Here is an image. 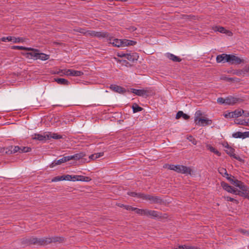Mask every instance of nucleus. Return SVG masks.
<instances>
[{"instance_id": "49", "label": "nucleus", "mask_w": 249, "mask_h": 249, "mask_svg": "<svg viewBox=\"0 0 249 249\" xmlns=\"http://www.w3.org/2000/svg\"><path fill=\"white\" fill-rule=\"evenodd\" d=\"M1 41L3 42H6V41H11L12 40V36H9L7 37H2L0 38Z\"/></svg>"}, {"instance_id": "42", "label": "nucleus", "mask_w": 249, "mask_h": 249, "mask_svg": "<svg viewBox=\"0 0 249 249\" xmlns=\"http://www.w3.org/2000/svg\"><path fill=\"white\" fill-rule=\"evenodd\" d=\"M19 148H20L19 153L28 152L31 150L30 147L25 146H19Z\"/></svg>"}, {"instance_id": "48", "label": "nucleus", "mask_w": 249, "mask_h": 249, "mask_svg": "<svg viewBox=\"0 0 249 249\" xmlns=\"http://www.w3.org/2000/svg\"><path fill=\"white\" fill-rule=\"evenodd\" d=\"M226 98L222 97H219L217 99V102L220 104H225L226 105Z\"/></svg>"}, {"instance_id": "38", "label": "nucleus", "mask_w": 249, "mask_h": 249, "mask_svg": "<svg viewBox=\"0 0 249 249\" xmlns=\"http://www.w3.org/2000/svg\"><path fill=\"white\" fill-rule=\"evenodd\" d=\"M20 148L18 146H11L10 147L11 153H19Z\"/></svg>"}, {"instance_id": "59", "label": "nucleus", "mask_w": 249, "mask_h": 249, "mask_svg": "<svg viewBox=\"0 0 249 249\" xmlns=\"http://www.w3.org/2000/svg\"><path fill=\"white\" fill-rule=\"evenodd\" d=\"M213 153H214L215 155H216L218 156H220L221 154L220 152H219L217 149H215L214 152Z\"/></svg>"}, {"instance_id": "29", "label": "nucleus", "mask_w": 249, "mask_h": 249, "mask_svg": "<svg viewBox=\"0 0 249 249\" xmlns=\"http://www.w3.org/2000/svg\"><path fill=\"white\" fill-rule=\"evenodd\" d=\"M84 156L85 154H84L83 153H81L79 154H76L72 156H68V157L70 158V160H79L80 159H82Z\"/></svg>"}, {"instance_id": "21", "label": "nucleus", "mask_w": 249, "mask_h": 249, "mask_svg": "<svg viewBox=\"0 0 249 249\" xmlns=\"http://www.w3.org/2000/svg\"><path fill=\"white\" fill-rule=\"evenodd\" d=\"M139 57L138 54L136 53H126V57L128 60L131 61H134L135 60H137Z\"/></svg>"}, {"instance_id": "10", "label": "nucleus", "mask_w": 249, "mask_h": 249, "mask_svg": "<svg viewBox=\"0 0 249 249\" xmlns=\"http://www.w3.org/2000/svg\"><path fill=\"white\" fill-rule=\"evenodd\" d=\"M213 121L211 119L205 118H201L196 123V124L200 126L210 125L212 124Z\"/></svg>"}, {"instance_id": "37", "label": "nucleus", "mask_w": 249, "mask_h": 249, "mask_svg": "<svg viewBox=\"0 0 249 249\" xmlns=\"http://www.w3.org/2000/svg\"><path fill=\"white\" fill-rule=\"evenodd\" d=\"M202 116V112L200 110H197L195 113V123H196L199 119H201L202 117L201 116Z\"/></svg>"}, {"instance_id": "1", "label": "nucleus", "mask_w": 249, "mask_h": 249, "mask_svg": "<svg viewBox=\"0 0 249 249\" xmlns=\"http://www.w3.org/2000/svg\"><path fill=\"white\" fill-rule=\"evenodd\" d=\"M64 238L61 237L54 236L53 237H45L43 238H37L33 237L30 239L29 243L33 244H38L40 245H46L52 242H61Z\"/></svg>"}, {"instance_id": "33", "label": "nucleus", "mask_w": 249, "mask_h": 249, "mask_svg": "<svg viewBox=\"0 0 249 249\" xmlns=\"http://www.w3.org/2000/svg\"><path fill=\"white\" fill-rule=\"evenodd\" d=\"M222 79L228 82H238L239 81V79L236 77H228L225 76L222 78Z\"/></svg>"}, {"instance_id": "31", "label": "nucleus", "mask_w": 249, "mask_h": 249, "mask_svg": "<svg viewBox=\"0 0 249 249\" xmlns=\"http://www.w3.org/2000/svg\"><path fill=\"white\" fill-rule=\"evenodd\" d=\"M221 186L223 188L229 193L232 191V187L229 185L227 183L222 182H221Z\"/></svg>"}, {"instance_id": "4", "label": "nucleus", "mask_w": 249, "mask_h": 249, "mask_svg": "<svg viewBox=\"0 0 249 249\" xmlns=\"http://www.w3.org/2000/svg\"><path fill=\"white\" fill-rule=\"evenodd\" d=\"M110 40V43L112 44V45L114 47H125L127 46H131L135 45L136 42L133 40H128V39H119L117 38H114L111 40L110 39V36L108 38Z\"/></svg>"}, {"instance_id": "19", "label": "nucleus", "mask_w": 249, "mask_h": 249, "mask_svg": "<svg viewBox=\"0 0 249 249\" xmlns=\"http://www.w3.org/2000/svg\"><path fill=\"white\" fill-rule=\"evenodd\" d=\"M47 137V140H50L51 138H53L55 140H58L62 138V136L58 134L55 133H52L51 132H47V135H46Z\"/></svg>"}, {"instance_id": "30", "label": "nucleus", "mask_w": 249, "mask_h": 249, "mask_svg": "<svg viewBox=\"0 0 249 249\" xmlns=\"http://www.w3.org/2000/svg\"><path fill=\"white\" fill-rule=\"evenodd\" d=\"M234 118H238L241 116L244 113V110L241 109H237L232 111Z\"/></svg>"}, {"instance_id": "16", "label": "nucleus", "mask_w": 249, "mask_h": 249, "mask_svg": "<svg viewBox=\"0 0 249 249\" xmlns=\"http://www.w3.org/2000/svg\"><path fill=\"white\" fill-rule=\"evenodd\" d=\"M240 189L241 190V196L249 199V188L247 186L244 185Z\"/></svg>"}, {"instance_id": "24", "label": "nucleus", "mask_w": 249, "mask_h": 249, "mask_svg": "<svg viewBox=\"0 0 249 249\" xmlns=\"http://www.w3.org/2000/svg\"><path fill=\"white\" fill-rule=\"evenodd\" d=\"M55 81H56L58 84L60 85H62L64 86H68L70 83L68 80L61 78H55Z\"/></svg>"}, {"instance_id": "45", "label": "nucleus", "mask_w": 249, "mask_h": 249, "mask_svg": "<svg viewBox=\"0 0 249 249\" xmlns=\"http://www.w3.org/2000/svg\"><path fill=\"white\" fill-rule=\"evenodd\" d=\"M224 198L227 201L233 202L235 203V204L238 203V201L237 200H236L233 198H232L231 197L224 196Z\"/></svg>"}, {"instance_id": "20", "label": "nucleus", "mask_w": 249, "mask_h": 249, "mask_svg": "<svg viewBox=\"0 0 249 249\" xmlns=\"http://www.w3.org/2000/svg\"><path fill=\"white\" fill-rule=\"evenodd\" d=\"M213 29H214V30L215 31H217V32H219L221 33H224V34H227V35H228V36H230L232 35L231 32L225 29L223 27L215 26L214 28Z\"/></svg>"}, {"instance_id": "18", "label": "nucleus", "mask_w": 249, "mask_h": 249, "mask_svg": "<svg viewBox=\"0 0 249 249\" xmlns=\"http://www.w3.org/2000/svg\"><path fill=\"white\" fill-rule=\"evenodd\" d=\"M110 89L112 90L119 93H124L125 91V89L124 88L116 85H111Z\"/></svg>"}, {"instance_id": "8", "label": "nucleus", "mask_w": 249, "mask_h": 249, "mask_svg": "<svg viewBox=\"0 0 249 249\" xmlns=\"http://www.w3.org/2000/svg\"><path fill=\"white\" fill-rule=\"evenodd\" d=\"M226 105L229 106H233L237 103H242L243 100L241 98L229 96L226 98Z\"/></svg>"}, {"instance_id": "40", "label": "nucleus", "mask_w": 249, "mask_h": 249, "mask_svg": "<svg viewBox=\"0 0 249 249\" xmlns=\"http://www.w3.org/2000/svg\"><path fill=\"white\" fill-rule=\"evenodd\" d=\"M89 31V30H87L85 28H78L76 30V31L77 32H79L82 34H83V35L86 36H88Z\"/></svg>"}, {"instance_id": "36", "label": "nucleus", "mask_w": 249, "mask_h": 249, "mask_svg": "<svg viewBox=\"0 0 249 249\" xmlns=\"http://www.w3.org/2000/svg\"><path fill=\"white\" fill-rule=\"evenodd\" d=\"M174 249H197V248L194 246H190L187 245H180L178 248Z\"/></svg>"}, {"instance_id": "62", "label": "nucleus", "mask_w": 249, "mask_h": 249, "mask_svg": "<svg viewBox=\"0 0 249 249\" xmlns=\"http://www.w3.org/2000/svg\"><path fill=\"white\" fill-rule=\"evenodd\" d=\"M237 192V189L234 188L233 187L232 188V191L230 192L231 193H232L233 194H235Z\"/></svg>"}, {"instance_id": "58", "label": "nucleus", "mask_w": 249, "mask_h": 249, "mask_svg": "<svg viewBox=\"0 0 249 249\" xmlns=\"http://www.w3.org/2000/svg\"><path fill=\"white\" fill-rule=\"evenodd\" d=\"M249 73V66L245 67L244 69V73Z\"/></svg>"}, {"instance_id": "56", "label": "nucleus", "mask_w": 249, "mask_h": 249, "mask_svg": "<svg viewBox=\"0 0 249 249\" xmlns=\"http://www.w3.org/2000/svg\"><path fill=\"white\" fill-rule=\"evenodd\" d=\"M226 178H227V179L229 181H230V182L232 184V181H234V179H233V178H234L233 177H230L229 175V176H226Z\"/></svg>"}, {"instance_id": "5", "label": "nucleus", "mask_w": 249, "mask_h": 249, "mask_svg": "<svg viewBox=\"0 0 249 249\" xmlns=\"http://www.w3.org/2000/svg\"><path fill=\"white\" fill-rule=\"evenodd\" d=\"M131 92L138 96L145 97L152 95L154 93L153 89L152 88H145L141 89H131Z\"/></svg>"}, {"instance_id": "61", "label": "nucleus", "mask_w": 249, "mask_h": 249, "mask_svg": "<svg viewBox=\"0 0 249 249\" xmlns=\"http://www.w3.org/2000/svg\"><path fill=\"white\" fill-rule=\"evenodd\" d=\"M118 56L121 57H124V58H126V53H122L119 54Z\"/></svg>"}, {"instance_id": "51", "label": "nucleus", "mask_w": 249, "mask_h": 249, "mask_svg": "<svg viewBox=\"0 0 249 249\" xmlns=\"http://www.w3.org/2000/svg\"><path fill=\"white\" fill-rule=\"evenodd\" d=\"M71 69H65L61 71V72L67 76H70Z\"/></svg>"}, {"instance_id": "64", "label": "nucleus", "mask_w": 249, "mask_h": 249, "mask_svg": "<svg viewBox=\"0 0 249 249\" xmlns=\"http://www.w3.org/2000/svg\"><path fill=\"white\" fill-rule=\"evenodd\" d=\"M246 138L249 137V131L246 132Z\"/></svg>"}, {"instance_id": "11", "label": "nucleus", "mask_w": 249, "mask_h": 249, "mask_svg": "<svg viewBox=\"0 0 249 249\" xmlns=\"http://www.w3.org/2000/svg\"><path fill=\"white\" fill-rule=\"evenodd\" d=\"M71 181H81L89 182L91 180V178L89 177H85L81 175H71Z\"/></svg>"}, {"instance_id": "53", "label": "nucleus", "mask_w": 249, "mask_h": 249, "mask_svg": "<svg viewBox=\"0 0 249 249\" xmlns=\"http://www.w3.org/2000/svg\"><path fill=\"white\" fill-rule=\"evenodd\" d=\"M206 148L208 150H209L211 152H214V150L215 149V148H214L210 144H207L206 145Z\"/></svg>"}, {"instance_id": "14", "label": "nucleus", "mask_w": 249, "mask_h": 249, "mask_svg": "<svg viewBox=\"0 0 249 249\" xmlns=\"http://www.w3.org/2000/svg\"><path fill=\"white\" fill-rule=\"evenodd\" d=\"M225 152L228 155L232 157L233 158L239 161L241 160V158L239 156H237L235 154V149L231 147V146H230V148H228V149H226Z\"/></svg>"}, {"instance_id": "44", "label": "nucleus", "mask_w": 249, "mask_h": 249, "mask_svg": "<svg viewBox=\"0 0 249 249\" xmlns=\"http://www.w3.org/2000/svg\"><path fill=\"white\" fill-rule=\"evenodd\" d=\"M102 155H103V153L102 154L101 153H98L91 155V156H89V158L92 160H95V159H96L99 158L100 157H101Z\"/></svg>"}, {"instance_id": "60", "label": "nucleus", "mask_w": 249, "mask_h": 249, "mask_svg": "<svg viewBox=\"0 0 249 249\" xmlns=\"http://www.w3.org/2000/svg\"><path fill=\"white\" fill-rule=\"evenodd\" d=\"M242 115H244L246 117H249V111H244V113Z\"/></svg>"}, {"instance_id": "6", "label": "nucleus", "mask_w": 249, "mask_h": 249, "mask_svg": "<svg viewBox=\"0 0 249 249\" xmlns=\"http://www.w3.org/2000/svg\"><path fill=\"white\" fill-rule=\"evenodd\" d=\"M88 36L97 37L98 38H109V34L107 32H96L95 31L89 30Z\"/></svg>"}, {"instance_id": "26", "label": "nucleus", "mask_w": 249, "mask_h": 249, "mask_svg": "<svg viewBox=\"0 0 249 249\" xmlns=\"http://www.w3.org/2000/svg\"><path fill=\"white\" fill-rule=\"evenodd\" d=\"M246 132H236L233 133L232 135V137L234 138H246Z\"/></svg>"}, {"instance_id": "32", "label": "nucleus", "mask_w": 249, "mask_h": 249, "mask_svg": "<svg viewBox=\"0 0 249 249\" xmlns=\"http://www.w3.org/2000/svg\"><path fill=\"white\" fill-rule=\"evenodd\" d=\"M12 49L19 50H33L32 48L25 47L21 46H13L12 47Z\"/></svg>"}, {"instance_id": "57", "label": "nucleus", "mask_w": 249, "mask_h": 249, "mask_svg": "<svg viewBox=\"0 0 249 249\" xmlns=\"http://www.w3.org/2000/svg\"><path fill=\"white\" fill-rule=\"evenodd\" d=\"M222 144L224 147L226 148V149H228V148H230V146L229 145V144L227 142H225L223 143Z\"/></svg>"}, {"instance_id": "54", "label": "nucleus", "mask_w": 249, "mask_h": 249, "mask_svg": "<svg viewBox=\"0 0 249 249\" xmlns=\"http://www.w3.org/2000/svg\"><path fill=\"white\" fill-rule=\"evenodd\" d=\"M123 207L126 210H130V211H135V210H134V209H135V208H134V207H132L131 206H128V205H125V206H123Z\"/></svg>"}, {"instance_id": "35", "label": "nucleus", "mask_w": 249, "mask_h": 249, "mask_svg": "<svg viewBox=\"0 0 249 249\" xmlns=\"http://www.w3.org/2000/svg\"><path fill=\"white\" fill-rule=\"evenodd\" d=\"M134 210H135L137 213L141 215H145L146 214V209H141L135 208Z\"/></svg>"}, {"instance_id": "55", "label": "nucleus", "mask_w": 249, "mask_h": 249, "mask_svg": "<svg viewBox=\"0 0 249 249\" xmlns=\"http://www.w3.org/2000/svg\"><path fill=\"white\" fill-rule=\"evenodd\" d=\"M243 73H244V71H243L242 70H238L236 72H234V74H236V75H237L238 76H240Z\"/></svg>"}, {"instance_id": "27", "label": "nucleus", "mask_w": 249, "mask_h": 249, "mask_svg": "<svg viewBox=\"0 0 249 249\" xmlns=\"http://www.w3.org/2000/svg\"><path fill=\"white\" fill-rule=\"evenodd\" d=\"M181 117H182L185 120H188L189 119L190 116L186 114H185L182 111H179L176 114V118L177 119H179Z\"/></svg>"}, {"instance_id": "39", "label": "nucleus", "mask_w": 249, "mask_h": 249, "mask_svg": "<svg viewBox=\"0 0 249 249\" xmlns=\"http://www.w3.org/2000/svg\"><path fill=\"white\" fill-rule=\"evenodd\" d=\"M132 109L134 113L140 112L142 110V108L139 107L136 104H135L132 106Z\"/></svg>"}, {"instance_id": "17", "label": "nucleus", "mask_w": 249, "mask_h": 249, "mask_svg": "<svg viewBox=\"0 0 249 249\" xmlns=\"http://www.w3.org/2000/svg\"><path fill=\"white\" fill-rule=\"evenodd\" d=\"M229 54L222 53L221 54L218 55L216 56V60L217 63H221V62H228V56Z\"/></svg>"}, {"instance_id": "46", "label": "nucleus", "mask_w": 249, "mask_h": 249, "mask_svg": "<svg viewBox=\"0 0 249 249\" xmlns=\"http://www.w3.org/2000/svg\"><path fill=\"white\" fill-rule=\"evenodd\" d=\"M238 231L243 235L249 236V231H248V230L240 229L238 230Z\"/></svg>"}, {"instance_id": "47", "label": "nucleus", "mask_w": 249, "mask_h": 249, "mask_svg": "<svg viewBox=\"0 0 249 249\" xmlns=\"http://www.w3.org/2000/svg\"><path fill=\"white\" fill-rule=\"evenodd\" d=\"M61 180H63V176H56V177L53 178L52 179V182H56V181H61Z\"/></svg>"}, {"instance_id": "52", "label": "nucleus", "mask_w": 249, "mask_h": 249, "mask_svg": "<svg viewBox=\"0 0 249 249\" xmlns=\"http://www.w3.org/2000/svg\"><path fill=\"white\" fill-rule=\"evenodd\" d=\"M224 117L226 118H234L232 112H230L224 114Z\"/></svg>"}, {"instance_id": "43", "label": "nucleus", "mask_w": 249, "mask_h": 249, "mask_svg": "<svg viewBox=\"0 0 249 249\" xmlns=\"http://www.w3.org/2000/svg\"><path fill=\"white\" fill-rule=\"evenodd\" d=\"M24 41V38L22 37H16L12 36V42L13 43H19V42H23Z\"/></svg>"}, {"instance_id": "28", "label": "nucleus", "mask_w": 249, "mask_h": 249, "mask_svg": "<svg viewBox=\"0 0 249 249\" xmlns=\"http://www.w3.org/2000/svg\"><path fill=\"white\" fill-rule=\"evenodd\" d=\"M70 76H80L83 75L84 73L80 71H77L71 69Z\"/></svg>"}, {"instance_id": "13", "label": "nucleus", "mask_w": 249, "mask_h": 249, "mask_svg": "<svg viewBox=\"0 0 249 249\" xmlns=\"http://www.w3.org/2000/svg\"><path fill=\"white\" fill-rule=\"evenodd\" d=\"M161 214V213L158 211L146 209L145 216L151 218H160Z\"/></svg>"}, {"instance_id": "2", "label": "nucleus", "mask_w": 249, "mask_h": 249, "mask_svg": "<svg viewBox=\"0 0 249 249\" xmlns=\"http://www.w3.org/2000/svg\"><path fill=\"white\" fill-rule=\"evenodd\" d=\"M127 194L131 196L137 197L143 200H146L150 201L151 203L160 204L162 199L159 196L150 195L144 194L143 193H137L133 192H128Z\"/></svg>"}, {"instance_id": "41", "label": "nucleus", "mask_w": 249, "mask_h": 249, "mask_svg": "<svg viewBox=\"0 0 249 249\" xmlns=\"http://www.w3.org/2000/svg\"><path fill=\"white\" fill-rule=\"evenodd\" d=\"M218 172L223 177L229 176V174H228L226 169L224 168H219L218 169Z\"/></svg>"}, {"instance_id": "50", "label": "nucleus", "mask_w": 249, "mask_h": 249, "mask_svg": "<svg viewBox=\"0 0 249 249\" xmlns=\"http://www.w3.org/2000/svg\"><path fill=\"white\" fill-rule=\"evenodd\" d=\"M63 180H65L71 181V179H72L71 175H63Z\"/></svg>"}, {"instance_id": "22", "label": "nucleus", "mask_w": 249, "mask_h": 249, "mask_svg": "<svg viewBox=\"0 0 249 249\" xmlns=\"http://www.w3.org/2000/svg\"><path fill=\"white\" fill-rule=\"evenodd\" d=\"M166 57L169 58L170 60H172L173 62H179L181 61V59L179 57L175 55L174 54L170 53H167L166 54Z\"/></svg>"}, {"instance_id": "9", "label": "nucleus", "mask_w": 249, "mask_h": 249, "mask_svg": "<svg viewBox=\"0 0 249 249\" xmlns=\"http://www.w3.org/2000/svg\"><path fill=\"white\" fill-rule=\"evenodd\" d=\"M32 49H33V50H29L31 51V52L26 53L23 54L27 58L37 60L38 52H39V51L36 49L32 48Z\"/></svg>"}, {"instance_id": "12", "label": "nucleus", "mask_w": 249, "mask_h": 249, "mask_svg": "<svg viewBox=\"0 0 249 249\" xmlns=\"http://www.w3.org/2000/svg\"><path fill=\"white\" fill-rule=\"evenodd\" d=\"M70 160V158L68 156L64 157L59 160H54L51 164L50 167L53 168L56 165H60L62 163H64Z\"/></svg>"}, {"instance_id": "23", "label": "nucleus", "mask_w": 249, "mask_h": 249, "mask_svg": "<svg viewBox=\"0 0 249 249\" xmlns=\"http://www.w3.org/2000/svg\"><path fill=\"white\" fill-rule=\"evenodd\" d=\"M235 123L238 124H241L245 126H249V119H236Z\"/></svg>"}, {"instance_id": "25", "label": "nucleus", "mask_w": 249, "mask_h": 249, "mask_svg": "<svg viewBox=\"0 0 249 249\" xmlns=\"http://www.w3.org/2000/svg\"><path fill=\"white\" fill-rule=\"evenodd\" d=\"M50 58V55L38 52L37 59H40L41 60H47Z\"/></svg>"}, {"instance_id": "15", "label": "nucleus", "mask_w": 249, "mask_h": 249, "mask_svg": "<svg viewBox=\"0 0 249 249\" xmlns=\"http://www.w3.org/2000/svg\"><path fill=\"white\" fill-rule=\"evenodd\" d=\"M47 132H45L43 135L40 134H34L32 136V138L33 140H36L39 141H43L47 140Z\"/></svg>"}, {"instance_id": "63", "label": "nucleus", "mask_w": 249, "mask_h": 249, "mask_svg": "<svg viewBox=\"0 0 249 249\" xmlns=\"http://www.w3.org/2000/svg\"><path fill=\"white\" fill-rule=\"evenodd\" d=\"M235 195H238L239 196H241V191L237 190V192H236Z\"/></svg>"}, {"instance_id": "7", "label": "nucleus", "mask_w": 249, "mask_h": 249, "mask_svg": "<svg viewBox=\"0 0 249 249\" xmlns=\"http://www.w3.org/2000/svg\"><path fill=\"white\" fill-rule=\"evenodd\" d=\"M228 57V63L231 65H239L245 63L244 59L241 58L235 54H229Z\"/></svg>"}, {"instance_id": "34", "label": "nucleus", "mask_w": 249, "mask_h": 249, "mask_svg": "<svg viewBox=\"0 0 249 249\" xmlns=\"http://www.w3.org/2000/svg\"><path fill=\"white\" fill-rule=\"evenodd\" d=\"M232 184L234 185L236 187H239V188H241L242 187V186L245 185L243 182L237 179H234V181H232Z\"/></svg>"}, {"instance_id": "3", "label": "nucleus", "mask_w": 249, "mask_h": 249, "mask_svg": "<svg viewBox=\"0 0 249 249\" xmlns=\"http://www.w3.org/2000/svg\"><path fill=\"white\" fill-rule=\"evenodd\" d=\"M165 167L168 169L174 170L178 173L191 174L192 172L190 167L182 165L166 164Z\"/></svg>"}]
</instances>
